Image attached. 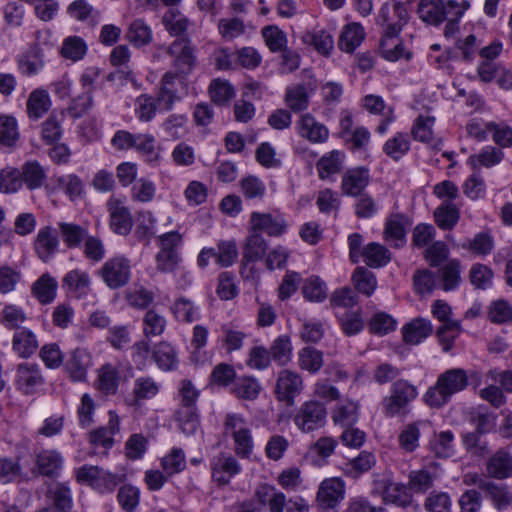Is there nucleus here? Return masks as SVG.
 I'll return each mask as SVG.
<instances>
[{"label":"nucleus","instance_id":"nucleus-1","mask_svg":"<svg viewBox=\"0 0 512 512\" xmlns=\"http://www.w3.org/2000/svg\"><path fill=\"white\" fill-rule=\"evenodd\" d=\"M482 375L476 370L450 368L440 373L433 386L423 395V401L431 408H441L450 402L451 398L464 391L469 383L479 386Z\"/></svg>","mask_w":512,"mask_h":512},{"label":"nucleus","instance_id":"nucleus-2","mask_svg":"<svg viewBox=\"0 0 512 512\" xmlns=\"http://www.w3.org/2000/svg\"><path fill=\"white\" fill-rule=\"evenodd\" d=\"M418 388L406 379L391 383L388 395L381 400V410L386 418H404L412 410V403L418 397Z\"/></svg>","mask_w":512,"mask_h":512},{"label":"nucleus","instance_id":"nucleus-3","mask_svg":"<svg viewBox=\"0 0 512 512\" xmlns=\"http://www.w3.org/2000/svg\"><path fill=\"white\" fill-rule=\"evenodd\" d=\"M159 251L155 255V267L158 272L174 274L183 271L181 246L182 235L178 231H170L157 237Z\"/></svg>","mask_w":512,"mask_h":512},{"label":"nucleus","instance_id":"nucleus-4","mask_svg":"<svg viewBox=\"0 0 512 512\" xmlns=\"http://www.w3.org/2000/svg\"><path fill=\"white\" fill-rule=\"evenodd\" d=\"M469 7L467 0H420L417 13L423 22L438 26L450 15L462 17Z\"/></svg>","mask_w":512,"mask_h":512},{"label":"nucleus","instance_id":"nucleus-5","mask_svg":"<svg viewBox=\"0 0 512 512\" xmlns=\"http://www.w3.org/2000/svg\"><path fill=\"white\" fill-rule=\"evenodd\" d=\"M254 496L269 512H309V505L303 497L296 496L287 500L284 493L267 483L259 485Z\"/></svg>","mask_w":512,"mask_h":512},{"label":"nucleus","instance_id":"nucleus-6","mask_svg":"<svg viewBox=\"0 0 512 512\" xmlns=\"http://www.w3.org/2000/svg\"><path fill=\"white\" fill-rule=\"evenodd\" d=\"M372 494L381 497L384 504L401 508L409 507L413 501L407 485L394 481L389 472L374 476Z\"/></svg>","mask_w":512,"mask_h":512},{"label":"nucleus","instance_id":"nucleus-7","mask_svg":"<svg viewBox=\"0 0 512 512\" xmlns=\"http://www.w3.org/2000/svg\"><path fill=\"white\" fill-rule=\"evenodd\" d=\"M167 55L171 57V73H176L178 78L184 79L192 73L197 65L196 47L188 37L176 38L169 46L163 47Z\"/></svg>","mask_w":512,"mask_h":512},{"label":"nucleus","instance_id":"nucleus-8","mask_svg":"<svg viewBox=\"0 0 512 512\" xmlns=\"http://www.w3.org/2000/svg\"><path fill=\"white\" fill-rule=\"evenodd\" d=\"M224 432L234 441V452L240 458H249L254 449V440L247 421L239 414H227Z\"/></svg>","mask_w":512,"mask_h":512},{"label":"nucleus","instance_id":"nucleus-9","mask_svg":"<svg viewBox=\"0 0 512 512\" xmlns=\"http://www.w3.org/2000/svg\"><path fill=\"white\" fill-rule=\"evenodd\" d=\"M288 222L279 210L253 211L248 221V230L268 237L280 238L288 230Z\"/></svg>","mask_w":512,"mask_h":512},{"label":"nucleus","instance_id":"nucleus-10","mask_svg":"<svg viewBox=\"0 0 512 512\" xmlns=\"http://www.w3.org/2000/svg\"><path fill=\"white\" fill-rule=\"evenodd\" d=\"M327 419V408L324 403L309 400L304 402L294 416V424L304 433L322 428Z\"/></svg>","mask_w":512,"mask_h":512},{"label":"nucleus","instance_id":"nucleus-11","mask_svg":"<svg viewBox=\"0 0 512 512\" xmlns=\"http://www.w3.org/2000/svg\"><path fill=\"white\" fill-rule=\"evenodd\" d=\"M186 87V81L178 78L176 73L165 72L160 80V88L155 99L158 111H171L182 99L181 90Z\"/></svg>","mask_w":512,"mask_h":512},{"label":"nucleus","instance_id":"nucleus-12","mask_svg":"<svg viewBox=\"0 0 512 512\" xmlns=\"http://www.w3.org/2000/svg\"><path fill=\"white\" fill-rule=\"evenodd\" d=\"M409 20V13L404 3L391 1L385 3L379 12L378 23L386 25L384 37L394 38L399 35Z\"/></svg>","mask_w":512,"mask_h":512},{"label":"nucleus","instance_id":"nucleus-13","mask_svg":"<svg viewBox=\"0 0 512 512\" xmlns=\"http://www.w3.org/2000/svg\"><path fill=\"white\" fill-rule=\"evenodd\" d=\"M45 384L41 368L36 363L23 362L17 365L14 385L17 391L23 395H34Z\"/></svg>","mask_w":512,"mask_h":512},{"label":"nucleus","instance_id":"nucleus-14","mask_svg":"<svg viewBox=\"0 0 512 512\" xmlns=\"http://www.w3.org/2000/svg\"><path fill=\"white\" fill-rule=\"evenodd\" d=\"M303 388V379L299 373L282 369L278 373L274 392L278 401L290 407L295 404V399L302 393Z\"/></svg>","mask_w":512,"mask_h":512},{"label":"nucleus","instance_id":"nucleus-15","mask_svg":"<svg viewBox=\"0 0 512 512\" xmlns=\"http://www.w3.org/2000/svg\"><path fill=\"white\" fill-rule=\"evenodd\" d=\"M96 81V67H87L80 77L82 93L73 100L69 107V113L74 118H80L93 107L94 90Z\"/></svg>","mask_w":512,"mask_h":512},{"label":"nucleus","instance_id":"nucleus-16","mask_svg":"<svg viewBox=\"0 0 512 512\" xmlns=\"http://www.w3.org/2000/svg\"><path fill=\"white\" fill-rule=\"evenodd\" d=\"M102 278L108 287L116 289L127 284L131 276L130 261L117 256L107 261L101 271Z\"/></svg>","mask_w":512,"mask_h":512},{"label":"nucleus","instance_id":"nucleus-17","mask_svg":"<svg viewBox=\"0 0 512 512\" xmlns=\"http://www.w3.org/2000/svg\"><path fill=\"white\" fill-rule=\"evenodd\" d=\"M34 473L51 479L60 476L64 465L63 455L56 449H41L34 452Z\"/></svg>","mask_w":512,"mask_h":512},{"label":"nucleus","instance_id":"nucleus-18","mask_svg":"<svg viewBox=\"0 0 512 512\" xmlns=\"http://www.w3.org/2000/svg\"><path fill=\"white\" fill-rule=\"evenodd\" d=\"M128 370L121 364L107 363L98 369V392L105 396L116 395L121 381H127Z\"/></svg>","mask_w":512,"mask_h":512},{"label":"nucleus","instance_id":"nucleus-19","mask_svg":"<svg viewBox=\"0 0 512 512\" xmlns=\"http://www.w3.org/2000/svg\"><path fill=\"white\" fill-rule=\"evenodd\" d=\"M212 479L220 486L228 485L233 477L241 472L238 460L227 453H220L211 462Z\"/></svg>","mask_w":512,"mask_h":512},{"label":"nucleus","instance_id":"nucleus-20","mask_svg":"<svg viewBox=\"0 0 512 512\" xmlns=\"http://www.w3.org/2000/svg\"><path fill=\"white\" fill-rule=\"evenodd\" d=\"M370 183V171L367 167L359 166L347 169L341 179L343 195L356 197L364 193Z\"/></svg>","mask_w":512,"mask_h":512},{"label":"nucleus","instance_id":"nucleus-21","mask_svg":"<svg viewBox=\"0 0 512 512\" xmlns=\"http://www.w3.org/2000/svg\"><path fill=\"white\" fill-rule=\"evenodd\" d=\"M435 273L438 289L444 292L456 291L462 283L463 267L457 258L446 261Z\"/></svg>","mask_w":512,"mask_h":512},{"label":"nucleus","instance_id":"nucleus-22","mask_svg":"<svg viewBox=\"0 0 512 512\" xmlns=\"http://www.w3.org/2000/svg\"><path fill=\"white\" fill-rule=\"evenodd\" d=\"M345 495V483L334 477L324 479L318 489L316 500L320 507L331 509L339 504Z\"/></svg>","mask_w":512,"mask_h":512},{"label":"nucleus","instance_id":"nucleus-23","mask_svg":"<svg viewBox=\"0 0 512 512\" xmlns=\"http://www.w3.org/2000/svg\"><path fill=\"white\" fill-rule=\"evenodd\" d=\"M58 246L57 232L51 226H43L38 230L33 248L42 262L47 263L58 250Z\"/></svg>","mask_w":512,"mask_h":512},{"label":"nucleus","instance_id":"nucleus-24","mask_svg":"<svg viewBox=\"0 0 512 512\" xmlns=\"http://www.w3.org/2000/svg\"><path fill=\"white\" fill-rule=\"evenodd\" d=\"M433 331L432 322L423 317L413 318L401 328L403 342L412 346L421 344Z\"/></svg>","mask_w":512,"mask_h":512},{"label":"nucleus","instance_id":"nucleus-25","mask_svg":"<svg viewBox=\"0 0 512 512\" xmlns=\"http://www.w3.org/2000/svg\"><path fill=\"white\" fill-rule=\"evenodd\" d=\"M298 135L311 143H324L328 140V128L311 114H303L296 122Z\"/></svg>","mask_w":512,"mask_h":512},{"label":"nucleus","instance_id":"nucleus-26","mask_svg":"<svg viewBox=\"0 0 512 512\" xmlns=\"http://www.w3.org/2000/svg\"><path fill=\"white\" fill-rule=\"evenodd\" d=\"M434 116L418 115L411 126V134L415 141L429 145L434 150H440L443 146L441 139L433 136Z\"/></svg>","mask_w":512,"mask_h":512},{"label":"nucleus","instance_id":"nucleus-27","mask_svg":"<svg viewBox=\"0 0 512 512\" xmlns=\"http://www.w3.org/2000/svg\"><path fill=\"white\" fill-rule=\"evenodd\" d=\"M107 208L110 215V226L113 230L121 235L129 234L133 226L129 209L120 200L113 197L107 202Z\"/></svg>","mask_w":512,"mask_h":512},{"label":"nucleus","instance_id":"nucleus-28","mask_svg":"<svg viewBox=\"0 0 512 512\" xmlns=\"http://www.w3.org/2000/svg\"><path fill=\"white\" fill-rule=\"evenodd\" d=\"M345 158V152L337 149L323 154L316 163L319 178L331 180L334 175L342 171Z\"/></svg>","mask_w":512,"mask_h":512},{"label":"nucleus","instance_id":"nucleus-29","mask_svg":"<svg viewBox=\"0 0 512 512\" xmlns=\"http://www.w3.org/2000/svg\"><path fill=\"white\" fill-rule=\"evenodd\" d=\"M487 475L503 480L512 477V455L505 449H499L489 457L486 463Z\"/></svg>","mask_w":512,"mask_h":512},{"label":"nucleus","instance_id":"nucleus-30","mask_svg":"<svg viewBox=\"0 0 512 512\" xmlns=\"http://www.w3.org/2000/svg\"><path fill=\"white\" fill-rule=\"evenodd\" d=\"M268 242L263 235L249 231L243 247L242 266L262 260L267 252Z\"/></svg>","mask_w":512,"mask_h":512},{"label":"nucleus","instance_id":"nucleus-31","mask_svg":"<svg viewBox=\"0 0 512 512\" xmlns=\"http://www.w3.org/2000/svg\"><path fill=\"white\" fill-rule=\"evenodd\" d=\"M91 278L82 270H71L63 278V288L67 293L77 299H81L91 291Z\"/></svg>","mask_w":512,"mask_h":512},{"label":"nucleus","instance_id":"nucleus-32","mask_svg":"<svg viewBox=\"0 0 512 512\" xmlns=\"http://www.w3.org/2000/svg\"><path fill=\"white\" fill-rule=\"evenodd\" d=\"M478 486L486 493L497 510H505L512 505V492L507 485L481 480Z\"/></svg>","mask_w":512,"mask_h":512},{"label":"nucleus","instance_id":"nucleus-33","mask_svg":"<svg viewBox=\"0 0 512 512\" xmlns=\"http://www.w3.org/2000/svg\"><path fill=\"white\" fill-rule=\"evenodd\" d=\"M39 341L35 333L26 328L15 331L12 337V350L20 357L27 359L38 349Z\"/></svg>","mask_w":512,"mask_h":512},{"label":"nucleus","instance_id":"nucleus-34","mask_svg":"<svg viewBox=\"0 0 512 512\" xmlns=\"http://www.w3.org/2000/svg\"><path fill=\"white\" fill-rule=\"evenodd\" d=\"M411 149V136L404 131H398L388 138L383 144V153L393 160L399 162Z\"/></svg>","mask_w":512,"mask_h":512},{"label":"nucleus","instance_id":"nucleus-35","mask_svg":"<svg viewBox=\"0 0 512 512\" xmlns=\"http://www.w3.org/2000/svg\"><path fill=\"white\" fill-rule=\"evenodd\" d=\"M58 282L49 273L42 274L31 286V294L42 305L52 303L57 296Z\"/></svg>","mask_w":512,"mask_h":512},{"label":"nucleus","instance_id":"nucleus-36","mask_svg":"<svg viewBox=\"0 0 512 512\" xmlns=\"http://www.w3.org/2000/svg\"><path fill=\"white\" fill-rule=\"evenodd\" d=\"M162 24L172 37H185L191 21L178 8H169L162 16Z\"/></svg>","mask_w":512,"mask_h":512},{"label":"nucleus","instance_id":"nucleus-37","mask_svg":"<svg viewBox=\"0 0 512 512\" xmlns=\"http://www.w3.org/2000/svg\"><path fill=\"white\" fill-rule=\"evenodd\" d=\"M314 90L309 85L298 83L288 86L285 91V103L293 112H301L308 108L310 93Z\"/></svg>","mask_w":512,"mask_h":512},{"label":"nucleus","instance_id":"nucleus-38","mask_svg":"<svg viewBox=\"0 0 512 512\" xmlns=\"http://www.w3.org/2000/svg\"><path fill=\"white\" fill-rule=\"evenodd\" d=\"M384 238L396 248L406 243V217L403 214H394L386 221Z\"/></svg>","mask_w":512,"mask_h":512},{"label":"nucleus","instance_id":"nucleus-39","mask_svg":"<svg viewBox=\"0 0 512 512\" xmlns=\"http://www.w3.org/2000/svg\"><path fill=\"white\" fill-rule=\"evenodd\" d=\"M152 357L162 371H173L178 368V353L174 346L166 341H162L154 346Z\"/></svg>","mask_w":512,"mask_h":512},{"label":"nucleus","instance_id":"nucleus-40","mask_svg":"<svg viewBox=\"0 0 512 512\" xmlns=\"http://www.w3.org/2000/svg\"><path fill=\"white\" fill-rule=\"evenodd\" d=\"M331 418L335 425L353 426L359 418V405L351 400H343L333 408Z\"/></svg>","mask_w":512,"mask_h":512},{"label":"nucleus","instance_id":"nucleus-41","mask_svg":"<svg viewBox=\"0 0 512 512\" xmlns=\"http://www.w3.org/2000/svg\"><path fill=\"white\" fill-rule=\"evenodd\" d=\"M49 93L44 89L33 90L27 99L26 110L31 120H39L51 108Z\"/></svg>","mask_w":512,"mask_h":512},{"label":"nucleus","instance_id":"nucleus-42","mask_svg":"<svg viewBox=\"0 0 512 512\" xmlns=\"http://www.w3.org/2000/svg\"><path fill=\"white\" fill-rule=\"evenodd\" d=\"M120 438V417L114 410H110L107 425L98 428V445L110 449Z\"/></svg>","mask_w":512,"mask_h":512},{"label":"nucleus","instance_id":"nucleus-43","mask_svg":"<svg viewBox=\"0 0 512 512\" xmlns=\"http://www.w3.org/2000/svg\"><path fill=\"white\" fill-rule=\"evenodd\" d=\"M351 281L355 292L365 297H371L378 285L376 275L362 266H358L354 270Z\"/></svg>","mask_w":512,"mask_h":512},{"label":"nucleus","instance_id":"nucleus-44","mask_svg":"<svg viewBox=\"0 0 512 512\" xmlns=\"http://www.w3.org/2000/svg\"><path fill=\"white\" fill-rule=\"evenodd\" d=\"M302 40L305 44L312 46L319 54L330 55L334 41L331 34L324 29H313L303 34Z\"/></svg>","mask_w":512,"mask_h":512},{"label":"nucleus","instance_id":"nucleus-45","mask_svg":"<svg viewBox=\"0 0 512 512\" xmlns=\"http://www.w3.org/2000/svg\"><path fill=\"white\" fill-rule=\"evenodd\" d=\"M363 262L370 268H380L391 260L390 251L383 245L371 242L363 247Z\"/></svg>","mask_w":512,"mask_h":512},{"label":"nucleus","instance_id":"nucleus-46","mask_svg":"<svg viewBox=\"0 0 512 512\" xmlns=\"http://www.w3.org/2000/svg\"><path fill=\"white\" fill-rule=\"evenodd\" d=\"M364 38V28L360 24H348L341 32L338 46L342 51L352 53L363 42Z\"/></svg>","mask_w":512,"mask_h":512},{"label":"nucleus","instance_id":"nucleus-47","mask_svg":"<svg viewBox=\"0 0 512 512\" xmlns=\"http://www.w3.org/2000/svg\"><path fill=\"white\" fill-rule=\"evenodd\" d=\"M503 157L504 153L501 149L493 146H486L478 154L469 156L467 163L474 171H477L481 166L490 168L499 164Z\"/></svg>","mask_w":512,"mask_h":512},{"label":"nucleus","instance_id":"nucleus-48","mask_svg":"<svg viewBox=\"0 0 512 512\" xmlns=\"http://www.w3.org/2000/svg\"><path fill=\"white\" fill-rule=\"evenodd\" d=\"M425 425V421L417 420L406 424L399 436V446L406 452H414L419 446L420 429Z\"/></svg>","mask_w":512,"mask_h":512},{"label":"nucleus","instance_id":"nucleus-49","mask_svg":"<svg viewBox=\"0 0 512 512\" xmlns=\"http://www.w3.org/2000/svg\"><path fill=\"white\" fill-rule=\"evenodd\" d=\"M435 222L443 230H451L460 218L459 209L450 201L443 202L434 211Z\"/></svg>","mask_w":512,"mask_h":512},{"label":"nucleus","instance_id":"nucleus-50","mask_svg":"<svg viewBox=\"0 0 512 512\" xmlns=\"http://www.w3.org/2000/svg\"><path fill=\"white\" fill-rule=\"evenodd\" d=\"M126 39L137 48L151 43L153 34L151 28L141 19L134 20L126 33Z\"/></svg>","mask_w":512,"mask_h":512},{"label":"nucleus","instance_id":"nucleus-51","mask_svg":"<svg viewBox=\"0 0 512 512\" xmlns=\"http://www.w3.org/2000/svg\"><path fill=\"white\" fill-rule=\"evenodd\" d=\"M211 100L217 105L228 104L236 95L234 86L225 79H213L209 85Z\"/></svg>","mask_w":512,"mask_h":512},{"label":"nucleus","instance_id":"nucleus-52","mask_svg":"<svg viewBox=\"0 0 512 512\" xmlns=\"http://www.w3.org/2000/svg\"><path fill=\"white\" fill-rule=\"evenodd\" d=\"M133 149L150 164L156 163L159 159V153L156 151V139L152 134H136Z\"/></svg>","mask_w":512,"mask_h":512},{"label":"nucleus","instance_id":"nucleus-53","mask_svg":"<svg viewBox=\"0 0 512 512\" xmlns=\"http://www.w3.org/2000/svg\"><path fill=\"white\" fill-rule=\"evenodd\" d=\"M302 294L310 302H323L328 294L327 285L319 276L312 275L305 279Z\"/></svg>","mask_w":512,"mask_h":512},{"label":"nucleus","instance_id":"nucleus-54","mask_svg":"<svg viewBox=\"0 0 512 512\" xmlns=\"http://www.w3.org/2000/svg\"><path fill=\"white\" fill-rule=\"evenodd\" d=\"M292 350V342L287 335L278 336L269 349L272 360L279 366H285L291 361Z\"/></svg>","mask_w":512,"mask_h":512},{"label":"nucleus","instance_id":"nucleus-55","mask_svg":"<svg viewBox=\"0 0 512 512\" xmlns=\"http://www.w3.org/2000/svg\"><path fill=\"white\" fill-rule=\"evenodd\" d=\"M435 474L428 469L412 470L408 476L407 487L410 492L424 494L432 488Z\"/></svg>","mask_w":512,"mask_h":512},{"label":"nucleus","instance_id":"nucleus-56","mask_svg":"<svg viewBox=\"0 0 512 512\" xmlns=\"http://www.w3.org/2000/svg\"><path fill=\"white\" fill-rule=\"evenodd\" d=\"M175 420L184 434L193 435L200 425L197 407H179Z\"/></svg>","mask_w":512,"mask_h":512},{"label":"nucleus","instance_id":"nucleus-57","mask_svg":"<svg viewBox=\"0 0 512 512\" xmlns=\"http://www.w3.org/2000/svg\"><path fill=\"white\" fill-rule=\"evenodd\" d=\"M64 113H52L42 124L41 136L47 144H53L62 137Z\"/></svg>","mask_w":512,"mask_h":512},{"label":"nucleus","instance_id":"nucleus-58","mask_svg":"<svg viewBox=\"0 0 512 512\" xmlns=\"http://www.w3.org/2000/svg\"><path fill=\"white\" fill-rule=\"evenodd\" d=\"M375 463L376 460L372 453L362 451L357 457L345 465V475L353 479H357L363 473L369 471Z\"/></svg>","mask_w":512,"mask_h":512},{"label":"nucleus","instance_id":"nucleus-59","mask_svg":"<svg viewBox=\"0 0 512 512\" xmlns=\"http://www.w3.org/2000/svg\"><path fill=\"white\" fill-rule=\"evenodd\" d=\"M160 391V384L151 376L137 378L132 394L136 402L154 398Z\"/></svg>","mask_w":512,"mask_h":512},{"label":"nucleus","instance_id":"nucleus-60","mask_svg":"<svg viewBox=\"0 0 512 512\" xmlns=\"http://www.w3.org/2000/svg\"><path fill=\"white\" fill-rule=\"evenodd\" d=\"M156 190V184L152 180L141 177L133 183L130 197L134 202L149 203L154 200Z\"/></svg>","mask_w":512,"mask_h":512},{"label":"nucleus","instance_id":"nucleus-61","mask_svg":"<svg viewBox=\"0 0 512 512\" xmlns=\"http://www.w3.org/2000/svg\"><path fill=\"white\" fill-rule=\"evenodd\" d=\"M298 365L301 369L314 374L323 365V353L314 347H304L298 352Z\"/></svg>","mask_w":512,"mask_h":512},{"label":"nucleus","instance_id":"nucleus-62","mask_svg":"<svg viewBox=\"0 0 512 512\" xmlns=\"http://www.w3.org/2000/svg\"><path fill=\"white\" fill-rule=\"evenodd\" d=\"M215 262L223 268L232 266L238 258V248L236 241L221 240L217 243Z\"/></svg>","mask_w":512,"mask_h":512},{"label":"nucleus","instance_id":"nucleus-63","mask_svg":"<svg viewBox=\"0 0 512 512\" xmlns=\"http://www.w3.org/2000/svg\"><path fill=\"white\" fill-rule=\"evenodd\" d=\"M20 172L23 183L30 190L40 188L46 178L44 169L37 162L25 163Z\"/></svg>","mask_w":512,"mask_h":512},{"label":"nucleus","instance_id":"nucleus-64","mask_svg":"<svg viewBox=\"0 0 512 512\" xmlns=\"http://www.w3.org/2000/svg\"><path fill=\"white\" fill-rule=\"evenodd\" d=\"M494 273L487 265L475 263L469 270L470 283L476 288L486 290L493 285Z\"/></svg>","mask_w":512,"mask_h":512}]
</instances>
